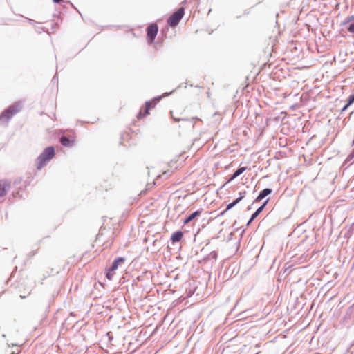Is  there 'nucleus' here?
I'll return each mask as SVG.
<instances>
[{
    "label": "nucleus",
    "mask_w": 354,
    "mask_h": 354,
    "mask_svg": "<svg viewBox=\"0 0 354 354\" xmlns=\"http://www.w3.org/2000/svg\"><path fill=\"white\" fill-rule=\"evenodd\" d=\"M18 353H19V351L17 353L12 352L11 354H18Z\"/></svg>",
    "instance_id": "37"
},
{
    "label": "nucleus",
    "mask_w": 354,
    "mask_h": 354,
    "mask_svg": "<svg viewBox=\"0 0 354 354\" xmlns=\"http://www.w3.org/2000/svg\"><path fill=\"white\" fill-rule=\"evenodd\" d=\"M269 201V198H267L260 207H259L256 211L252 214V218L255 219L259 214L264 209L266 206L267 205Z\"/></svg>",
    "instance_id": "13"
},
{
    "label": "nucleus",
    "mask_w": 354,
    "mask_h": 354,
    "mask_svg": "<svg viewBox=\"0 0 354 354\" xmlns=\"http://www.w3.org/2000/svg\"><path fill=\"white\" fill-rule=\"evenodd\" d=\"M207 96L209 97V92H207Z\"/></svg>",
    "instance_id": "39"
},
{
    "label": "nucleus",
    "mask_w": 354,
    "mask_h": 354,
    "mask_svg": "<svg viewBox=\"0 0 354 354\" xmlns=\"http://www.w3.org/2000/svg\"><path fill=\"white\" fill-rule=\"evenodd\" d=\"M348 104H353L354 103V93L348 97Z\"/></svg>",
    "instance_id": "23"
},
{
    "label": "nucleus",
    "mask_w": 354,
    "mask_h": 354,
    "mask_svg": "<svg viewBox=\"0 0 354 354\" xmlns=\"http://www.w3.org/2000/svg\"><path fill=\"white\" fill-rule=\"evenodd\" d=\"M201 210H196L194 212L191 213L189 216H187L183 221L184 224H187L190 221L195 219L196 217L199 216L201 214Z\"/></svg>",
    "instance_id": "11"
},
{
    "label": "nucleus",
    "mask_w": 354,
    "mask_h": 354,
    "mask_svg": "<svg viewBox=\"0 0 354 354\" xmlns=\"http://www.w3.org/2000/svg\"><path fill=\"white\" fill-rule=\"evenodd\" d=\"M247 167H239L230 176L229 179V182L234 180L236 178L242 174L245 170Z\"/></svg>",
    "instance_id": "14"
},
{
    "label": "nucleus",
    "mask_w": 354,
    "mask_h": 354,
    "mask_svg": "<svg viewBox=\"0 0 354 354\" xmlns=\"http://www.w3.org/2000/svg\"><path fill=\"white\" fill-rule=\"evenodd\" d=\"M59 141L63 146L66 147H71L74 145V141L65 136H62Z\"/></svg>",
    "instance_id": "12"
},
{
    "label": "nucleus",
    "mask_w": 354,
    "mask_h": 354,
    "mask_svg": "<svg viewBox=\"0 0 354 354\" xmlns=\"http://www.w3.org/2000/svg\"><path fill=\"white\" fill-rule=\"evenodd\" d=\"M95 122V121H93V120H88V121H86V122L93 124V123H94Z\"/></svg>",
    "instance_id": "31"
},
{
    "label": "nucleus",
    "mask_w": 354,
    "mask_h": 354,
    "mask_svg": "<svg viewBox=\"0 0 354 354\" xmlns=\"http://www.w3.org/2000/svg\"><path fill=\"white\" fill-rule=\"evenodd\" d=\"M246 194V192H239V197H241V200L245 197V195Z\"/></svg>",
    "instance_id": "26"
},
{
    "label": "nucleus",
    "mask_w": 354,
    "mask_h": 354,
    "mask_svg": "<svg viewBox=\"0 0 354 354\" xmlns=\"http://www.w3.org/2000/svg\"><path fill=\"white\" fill-rule=\"evenodd\" d=\"M10 187L11 184L8 180H0V198L6 195Z\"/></svg>",
    "instance_id": "5"
},
{
    "label": "nucleus",
    "mask_w": 354,
    "mask_h": 354,
    "mask_svg": "<svg viewBox=\"0 0 354 354\" xmlns=\"http://www.w3.org/2000/svg\"><path fill=\"white\" fill-rule=\"evenodd\" d=\"M254 115H255L256 116L258 115L257 112H253Z\"/></svg>",
    "instance_id": "38"
},
{
    "label": "nucleus",
    "mask_w": 354,
    "mask_h": 354,
    "mask_svg": "<svg viewBox=\"0 0 354 354\" xmlns=\"http://www.w3.org/2000/svg\"><path fill=\"white\" fill-rule=\"evenodd\" d=\"M241 201V197H238L237 198L234 199L232 203H234V206L236 205L240 201Z\"/></svg>",
    "instance_id": "24"
},
{
    "label": "nucleus",
    "mask_w": 354,
    "mask_h": 354,
    "mask_svg": "<svg viewBox=\"0 0 354 354\" xmlns=\"http://www.w3.org/2000/svg\"><path fill=\"white\" fill-rule=\"evenodd\" d=\"M254 220V219H252V216H251V217H250V218L249 219V221H248V223H247L246 225H247V226H249V225L252 223V222Z\"/></svg>",
    "instance_id": "28"
},
{
    "label": "nucleus",
    "mask_w": 354,
    "mask_h": 354,
    "mask_svg": "<svg viewBox=\"0 0 354 354\" xmlns=\"http://www.w3.org/2000/svg\"><path fill=\"white\" fill-rule=\"evenodd\" d=\"M272 192V189H270V188L263 189L259 193V194L254 201L258 202V201L263 200L267 196L270 195Z\"/></svg>",
    "instance_id": "7"
},
{
    "label": "nucleus",
    "mask_w": 354,
    "mask_h": 354,
    "mask_svg": "<svg viewBox=\"0 0 354 354\" xmlns=\"http://www.w3.org/2000/svg\"><path fill=\"white\" fill-rule=\"evenodd\" d=\"M351 104H348V100H347L346 104L342 108L340 111H346Z\"/></svg>",
    "instance_id": "25"
},
{
    "label": "nucleus",
    "mask_w": 354,
    "mask_h": 354,
    "mask_svg": "<svg viewBox=\"0 0 354 354\" xmlns=\"http://www.w3.org/2000/svg\"><path fill=\"white\" fill-rule=\"evenodd\" d=\"M114 272H115V271H111V268H109L108 271H107V272H106V277L109 280H111L113 277Z\"/></svg>",
    "instance_id": "19"
},
{
    "label": "nucleus",
    "mask_w": 354,
    "mask_h": 354,
    "mask_svg": "<svg viewBox=\"0 0 354 354\" xmlns=\"http://www.w3.org/2000/svg\"><path fill=\"white\" fill-rule=\"evenodd\" d=\"M354 158V149L351 151V153L346 157L344 164H347L351 162Z\"/></svg>",
    "instance_id": "18"
},
{
    "label": "nucleus",
    "mask_w": 354,
    "mask_h": 354,
    "mask_svg": "<svg viewBox=\"0 0 354 354\" xmlns=\"http://www.w3.org/2000/svg\"><path fill=\"white\" fill-rule=\"evenodd\" d=\"M183 237V233L180 230H178L172 233L170 240L172 243L179 242Z\"/></svg>",
    "instance_id": "9"
},
{
    "label": "nucleus",
    "mask_w": 354,
    "mask_h": 354,
    "mask_svg": "<svg viewBox=\"0 0 354 354\" xmlns=\"http://www.w3.org/2000/svg\"><path fill=\"white\" fill-rule=\"evenodd\" d=\"M41 30H43V28H39V32H41Z\"/></svg>",
    "instance_id": "34"
},
{
    "label": "nucleus",
    "mask_w": 354,
    "mask_h": 354,
    "mask_svg": "<svg viewBox=\"0 0 354 354\" xmlns=\"http://www.w3.org/2000/svg\"><path fill=\"white\" fill-rule=\"evenodd\" d=\"M169 114L175 122H189L190 125L193 126L192 121L194 119V118L189 119L187 118L183 117V112H169Z\"/></svg>",
    "instance_id": "3"
},
{
    "label": "nucleus",
    "mask_w": 354,
    "mask_h": 354,
    "mask_svg": "<svg viewBox=\"0 0 354 354\" xmlns=\"http://www.w3.org/2000/svg\"><path fill=\"white\" fill-rule=\"evenodd\" d=\"M23 109V103L17 102L10 105L8 109L4 111H21Z\"/></svg>",
    "instance_id": "15"
},
{
    "label": "nucleus",
    "mask_w": 354,
    "mask_h": 354,
    "mask_svg": "<svg viewBox=\"0 0 354 354\" xmlns=\"http://www.w3.org/2000/svg\"><path fill=\"white\" fill-rule=\"evenodd\" d=\"M185 14V8L183 7L179 8L176 12H174L168 19L167 24L171 27L176 26L181 19L183 17Z\"/></svg>",
    "instance_id": "2"
},
{
    "label": "nucleus",
    "mask_w": 354,
    "mask_h": 354,
    "mask_svg": "<svg viewBox=\"0 0 354 354\" xmlns=\"http://www.w3.org/2000/svg\"><path fill=\"white\" fill-rule=\"evenodd\" d=\"M129 136V134L127 133H124L122 134L121 136V141H120V145H124V144L123 143V140L125 139V138H127Z\"/></svg>",
    "instance_id": "21"
},
{
    "label": "nucleus",
    "mask_w": 354,
    "mask_h": 354,
    "mask_svg": "<svg viewBox=\"0 0 354 354\" xmlns=\"http://www.w3.org/2000/svg\"><path fill=\"white\" fill-rule=\"evenodd\" d=\"M41 30H43V28H39V32H41Z\"/></svg>",
    "instance_id": "35"
},
{
    "label": "nucleus",
    "mask_w": 354,
    "mask_h": 354,
    "mask_svg": "<svg viewBox=\"0 0 354 354\" xmlns=\"http://www.w3.org/2000/svg\"><path fill=\"white\" fill-rule=\"evenodd\" d=\"M286 113H287V112H283V111H281V114H285V115H286Z\"/></svg>",
    "instance_id": "33"
},
{
    "label": "nucleus",
    "mask_w": 354,
    "mask_h": 354,
    "mask_svg": "<svg viewBox=\"0 0 354 354\" xmlns=\"http://www.w3.org/2000/svg\"><path fill=\"white\" fill-rule=\"evenodd\" d=\"M17 112H2L0 115V124L6 126L10 120L17 113Z\"/></svg>",
    "instance_id": "6"
},
{
    "label": "nucleus",
    "mask_w": 354,
    "mask_h": 354,
    "mask_svg": "<svg viewBox=\"0 0 354 354\" xmlns=\"http://www.w3.org/2000/svg\"><path fill=\"white\" fill-rule=\"evenodd\" d=\"M107 335L109 337V340L112 341L113 340V337H111L109 333H107Z\"/></svg>",
    "instance_id": "30"
},
{
    "label": "nucleus",
    "mask_w": 354,
    "mask_h": 354,
    "mask_svg": "<svg viewBox=\"0 0 354 354\" xmlns=\"http://www.w3.org/2000/svg\"><path fill=\"white\" fill-rule=\"evenodd\" d=\"M29 21L31 23V24H35L36 23L34 20L32 19H29Z\"/></svg>",
    "instance_id": "32"
},
{
    "label": "nucleus",
    "mask_w": 354,
    "mask_h": 354,
    "mask_svg": "<svg viewBox=\"0 0 354 354\" xmlns=\"http://www.w3.org/2000/svg\"><path fill=\"white\" fill-rule=\"evenodd\" d=\"M41 30H43V28H39V32H41Z\"/></svg>",
    "instance_id": "36"
},
{
    "label": "nucleus",
    "mask_w": 354,
    "mask_h": 354,
    "mask_svg": "<svg viewBox=\"0 0 354 354\" xmlns=\"http://www.w3.org/2000/svg\"><path fill=\"white\" fill-rule=\"evenodd\" d=\"M125 261V258L124 257H117L111 263V266H110L111 268V271H115L118 268V266L121 264V263H123Z\"/></svg>",
    "instance_id": "8"
},
{
    "label": "nucleus",
    "mask_w": 354,
    "mask_h": 354,
    "mask_svg": "<svg viewBox=\"0 0 354 354\" xmlns=\"http://www.w3.org/2000/svg\"><path fill=\"white\" fill-rule=\"evenodd\" d=\"M218 257V254L216 251L211 252L206 257L203 259V261H207L210 260L216 261Z\"/></svg>",
    "instance_id": "16"
},
{
    "label": "nucleus",
    "mask_w": 354,
    "mask_h": 354,
    "mask_svg": "<svg viewBox=\"0 0 354 354\" xmlns=\"http://www.w3.org/2000/svg\"><path fill=\"white\" fill-rule=\"evenodd\" d=\"M150 114V112H138L136 115L138 120H141Z\"/></svg>",
    "instance_id": "17"
},
{
    "label": "nucleus",
    "mask_w": 354,
    "mask_h": 354,
    "mask_svg": "<svg viewBox=\"0 0 354 354\" xmlns=\"http://www.w3.org/2000/svg\"><path fill=\"white\" fill-rule=\"evenodd\" d=\"M54 3H59L62 1V0H53Z\"/></svg>",
    "instance_id": "29"
},
{
    "label": "nucleus",
    "mask_w": 354,
    "mask_h": 354,
    "mask_svg": "<svg viewBox=\"0 0 354 354\" xmlns=\"http://www.w3.org/2000/svg\"><path fill=\"white\" fill-rule=\"evenodd\" d=\"M55 156V149L53 146H49L44 149L42 153L37 158V168L41 169L50 162Z\"/></svg>",
    "instance_id": "1"
},
{
    "label": "nucleus",
    "mask_w": 354,
    "mask_h": 354,
    "mask_svg": "<svg viewBox=\"0 0 354 354\" xmlns=\"http://www.w3.org/2000/svg\"><path fill=\"white\" fill-rule=\"evenodd\" d=\"M158 31V28L156 24H151L147 28V35L148 39L152 41L155 39Z\"/></svg>",
    "instance_id": "4"
},
{
    "label": "nucleus",
    "mask_w": 354,
    "mask_h": 354,
    "mask_svg": "<svg viewBox=\"0 0 354 354\" xmlns=\"http://www.w3.org/2000/svg\"><path fill=\"white\" fill-rule=\"evenodd\" d=\"M353 17H354L353 16H351V17H347L346 20L345 21V24L348 23L349 21H351L353 19Z\"/></svg>",
    "instance_id": "27"
},
{
    "label": "nucleus",
    "mask_w": 354,
    "mask_h": 354,
    "mask_svg": "<svg viewBox=\"0 0 354 354\" xmlns=\"http://www.w3.org/2000/svg\"><path fill=\"white\" fill-rule=\"evenodd\" d=\"M162 97L158 96L154 97L152 100L147 101L145 102V111H149L150 109L154 108L155 105L157 102L160 101Z\"/></svg>",
    "instance_id": "10"
},
{
    "label": "nucleus",
    "mask_w": 354,
    "mask_h": 354,
    "mask_svg": "<svg viewBox=\"0 0 354 354\" xmlns=\"http://www.w3.org/2000/svg\"><path fill=\"white\" fill-rule=\"evenodd\" d=\"M347 30L350 33L354 34V23L351 24L348 26Z\"/></svg>",
    "instance_id": "22"
},
{
    "label": "nucleus",
    "mask_w": 354,
    "mask_h": 354,
    "mask_svg": "<svg viewBox=\"0 0 354 354\" xmlns=\"http://www.w3.org/2000/svg\"><path fill=\"white\" fill-rule=\"evenodd\" d=\"M234 207V203H230L227 204L226 206V209L221 213V215L224 214L225 212L230 210V209H232Z\"/></svg>",
    "instance_id": "20"
}]
</instances>
